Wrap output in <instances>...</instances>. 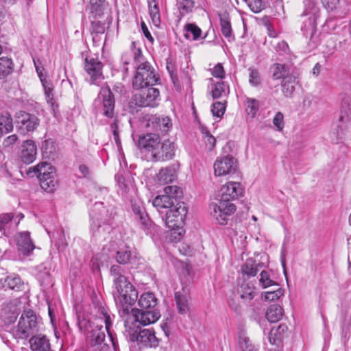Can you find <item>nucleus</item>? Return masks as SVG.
Returning <instances> with one entry per match:
<instances>
[{"mask_svg":"<svg viewBox=\"0 0 351 351\" xmlns=\"http://www.w3.org/2000/svg\"><path fill=\"white\" fill-rule=\"evenodd\" d=\"M241 271L243 275L248 277L255 276L258 271V265L252 259H248L241 267Z\"/></svg>","mask_w":351,"mask_h":351,"instance_id":"43","label":"nucleus"},{"mask_svg":"<svg viewBox=\"0 0 351 351\" xmlns=\"http://www.w3.org/2000/svg\"><path fill=\"white\" fill-rule=\"evenodd\" d=\"M274 49L280 56L287 54L289 52V47L288 44L281 40L278 43H271Z\"/></svg>","mask_w":351,"mask_h":351,"instance_id":"55","label":"nucleus"},{"mask_svg":"<svg viewBox=\"0 0 351 351\" xmlns=\"http://www.w3.org/2000/svg\"><path fill=\"white\" fill-rule=\"evenodd\" d=\"M164 192L166 195L173 197L174 202L176 201V197L182 193L181 189L177 186H167L165 188Z\"/></svg>","mask_w":351,"mask_h":351,"instance_id":"58","label":"nucleus"},{"mask_svg":"<svg viewBox=\"0 0 351 351\" xmlns=\"http://www.w3.org/2000/svg\"><path fill=\"white\" fill-rule=\"evenodd\" d=\"M145 128L147 132L167 134L172 128V121L167 116L149 115L144 118Z\"/></svg>","mask_w":351,"mask_h":351,"instance_id":"13","label":"nucleus"},{"mask_svg":"<svg viewBox=\"0 0 351 351\" xmlns=\"http://www.w3.org/2000/svg\"><path fill=\"white\" fill-rule=\"evenodd\" d=\"M110 274L113 277L114 287L116 290L114 293V300L117 304L121 306L119 313L124 317L130 315L128 306L135 303L138 293L123 274V269L119 265H112L110 268Z\"/></svg>","mask_w":351,"mask_h":351,"instance_id":"1","label":"nucleus"},{"mask_svg":"<svg viewBox=\"0 0 351 351\" xmlns=\"http://www.w3.org/2000/svg\"><path fill=\"white\" fill-rule=\"evenodd\" d=\"M14 216L10 213H5L0 215V231L3 234H6L9 224L12 223Z\"/></svg>","mask_w":351,"mask_h":351,"instance_id":"52","label":"nucleus"},{"mask_svg":"<svg viewBox=\"0 0 351 351\" xmlns=\"http://www.w3.org/2000/svg\"><path fill=\"white\" fill-rule=\"evenodd\" d=\"M33 172L38 177L41 188L48 192L55 190L57 182L54 178L53 167L47 162H41L37 165L30 167L28 171Z\"/></svg>","mask_w":351,"mask_h":351,"instance_id":"9","label":"nucleus"},{"mask_svg":"<svg viewBox=\"0 0 351 351\" xmlns=\"http://www.w3.org/2000/svg\"><path fill=\"white\" fill-rule=\"evenodd\" d=\"M270 72L274 80H280L289 75V69L285 64L275 63L271 66Z\"/></svg>","mask_w":351,"mask_h":351,"instance_id":"35","label":"nucleus"},{"mask_svg":"<svg viewBox=\"0 0 351 351\" xmlns=\"http://www.w3.org/2000/svg\"><path fill=\"white\" fill-rule=\"evenodd\" d=\"M101 98V114L108 118H112L114 110V99L109 88H103L99 93Z\"/></svg>","mask_w":351,"mask_h":351,"instance_id":"17","label":"nucleus"},{"mask_svg":"<svg viewBox=\"0 0 351 351\" xmlns=\"http://www.w3.org/2000/svg\"><path fill=\"white\" fill-rule=\"evenodd\" d=\"M282 308L278 304L271 305L266 312V318L270 322H276L279 321L282 318Z\"/></svg>","mask_w":351,"mask_h":351,"instance_id":"38","label":"nucleus"},{"mask_svg":"<svg viewBox=\"0 0 351 351\" xmlns=\"http://www.w3.org/2000/svg\"><path fill=\"white\" fill-rule=\"evenodd\" d=\"M153 206L160 212L162 208H171L175 206L173 197H170L168 195H158L155 197L152 202Z\"/></svg>","mask_w":351,"mask_h":351,"instance_id":"32","label":"nucleus"},{"mask_svg":"<svg viewBox=\"0 0 351 351\" xmlns=\"http://www.w3.org/2000/svg\"><path fill=\"white\" fill-rule=\"evenodd\" d=\"M239 345L241 351H258V348L252 343L250 339L244 335L239 337Z\"/></svg>","mask_w":351,"mask_h":351,"instance_id":"49","label":"nucleus"},{"mask_svg":"<svg viewBox=\"0 0 351 351\" xmlns=\"http://www.w3.org/2000/svg\"><path fill=\"white\" fill-rule=\"evenodd\" d=\"M17 247L19 251L24 254H28L34 250L35 245L30 239L29 232H19L16 238Z\"/></svg>","mask_w":351,"mask_h":351,"instance_id":"25","label":"nucleus"},{"mask_svg":"<svg viewBox=\"0 0 351 351\" xmlns=\"http://www.w3.org/2000/svg\"><path fill=\"white\" fill-rule=\"evenodd\" d=\"M84 68L90 75L92 83L96 84L98 80L102 78V64L97 58H86Z\"/></svg>","mask_w":351,"mask_h":351,"instance_id":"21","label":"nucleus"},{"mask_svg":"<svg viewBox=\"0 0 351 351\" xmlns=\"http://www.w3.org/2000/svg\"><path fill=\"white\" fill-rule=\"evenodd\" d=\"M108 3L106 0H90V5L87 10H89V18L96 19L101 18L106 10Z\"/></svg>","mask_w":351,"mask_h":351,"instance_id":"28","label":"nucleus"},{"mask_svg":"<svg viewBox=\"0 0 351 351\" xmlns=\"http://www.w3.org/2000/svg\"><path fill=\"white\" fill-rule=\"evenodd\" d=\"M13 129L12 119L8 112L0 115V132H10Z\"/></svg>","mask_w":351,"mask_h":351,"instance_id":"41","label":"nucleus"},{"mask_svg":"<svg viewBox=\"0 0 351 351\" xmlns=\"http://www.w3.org/2000/svg\"><path fill=\"white\" fill-rule=\"evenodd\" d=\"M41 82L44 88L47 102L51 106V110L55 112L58 105L56 104L53 98L52 84L45 78H41Z\"/></svg>","mask_w":351,"mask_h":351,"instance_id":"34","label":"nucleus"},{"mask_svg":"<svg viewBox=\"0 0 351 351\" xmlns=\"http://www.w3.org/2000/svg\"><path fill=\"white\" fill-rule=\"evenodd\" d=\"M237 292L241 299L245 301H250L255 296V288L247 282H243L237 289Z\"/></svg>","mask_w":351,"mask_h":351,"instance_id":"36","label":"nucleus"},{"mask_svg":"<svg viewBox=\"0 0 351 351\" xmlns=\"http://www.w3.org/2000/svg\"><path fill=\"white\" fill-rule=\"evenodd\" d=\"M282 295V290L280 288H278L273 291H266L263 293L262 297L265 300L274 301L280 298Z\"/></svg>","mask_w":351,"mask_h":351,"instance_id":"57","label":"nucleus"},{"mask_svg":"<svg viewBox=\"0 0 351 351\" xmlns=\"http://www.w3.org/2000/svg\"><path fill=\"white\" fill-rule=\"evenodd\" d=\"M259 282L263 289L272 285H278L274 280L271 279L268 271L265 270H263L261 272Z\"/></svg>","mask_w":351,"mask_h":351,"instance_id":"53","label":"nucleus"},{"mask_svg":"<svg viewBox=\"0 0 351 351\" xmlns=\"http://www.w3.org/2000/svg\"><path fill=\"white\" fill-rule=\"evenodd\" d=\"M221 31L223 36L228 39V41L234 40L232 35V25L229 14L227 12L219 14Z\"/></svg>","mask_w":351,"mask_h":351,"instance_id":"30","label":"nucleus"},{"mask_svg":"<svg viewBox=\"0 0 351 351\" xmlns=\"http://www.w3.org/2000/svg\"><path fill=\"white\" fill-rule=\"evenodd\" d=\"M323 5L328 10L332 11L339 3V0H322Z\"/></svg>","mask_w":351,"mask_h":351,"instance_id":"64","label":"nucleus"},{"mask_svg":"<svg viewBox=\"0 0 351 351\" xmlns=\"http://www.w3.org/2000/svg\"><path fill=\"white\" fill-rule=\"evenodd\" d=\"M134 320L128 318L125 321V335L128 341L136 342L140 347L155 348L159 344V341L155 332L149 329L139 330V326Z\"/></svg>","mask_w":351,"mask_h":351,"instance_id":"6","label":"nucleus"},{"mask_svg":"<svg viewBox=\"0 0 351 351\" xmlns=\"http://www.w3.org/2000/svg\"><path fill=\"white\" fill-rule=\"evenodd\" d=\"M21 302L16 299L9 303L4 308V322L7 324H11L15 322L19 313H21Z\"/></svg>","mask_w":351,"mask_h":351,"instance_id":"24","label":"nucleus"},{"mask_svg":"<svg viewBox=\"0 0 351 351\" xmlns=\"http://www.w3.org/2000/svg\"><path fill=\"white\" fill-rule=\"evenodd\" d=\"M228 93L229 88L223 82L216 83L212 90V96L214 99L226 96Z\"/></svg>","mask_w":351,"mask_h":351,"instance_id":"46","label":"nucleus"},{"mask_svg":"<svg viewBox=\"0 0 351 351\" xmlns=\"http://www.w3.org/2000/svg\"><path fill=\"white\" fill-rule=\"evenodd\" d=\"M175 154L174 143L169 140L160 142L158 146L155 149L152 158L156 160H167L173 158Z\"/></svg>","mask_w":351,"mask_h":351,"instance_id":"18","label":"nucleus"},{"mask_svg":"<svg viewBox=\"0 0 351 351\" xmlns=\"http://www.w3.org/2000/svg\"><path fill=\"white\" fill-rule=\"evenodd\" d=\"M326 25L330 32L334 34L345 37L347 34H351L350 27L346 23H341L339 25V29L337 30L336 19L334 18H329L326 21Z\"/></svg>","mask_w":351,"mask_h":351,"instance_id":"31","label":"nucleus"},{"mask_svg":"<svg viewBox=\"0 0 351 351\" xmlns=\"http://www.w3.org/2000/svg\"><path fill=\"white\" fill-rule=\"evenodd\" d=\"M37 147L35 143L32 140L24 141L21 145L20 158L25 164L33 162L36 157Z\"/></svg>","mask_w":351,"mask_h":351,"instance_id":"22","label":"nucleus"},{"mask_svg":"<svg viewBox=\"0 0 351 351\" xmlns=\"http://www.w3.org/2000/svg\"><path fill=\"white\" fill-rule=\"evenodd\" d=\"M288 327L286 324H280L277 327H273L269 332V340L272 345L278 346L286 336Z\"/></svg>","mask_w":351,"mask_h":351,"instance_id":"29","label":"nucleus"},{"mask_svg":"<svg viewBox=\"0 0 351 351\" xmlns=\"http://www.w3.org/2000/svg\"><path fill=\"white\" fill-rule=\"evenodd\" d=\"M149 12L153 23L158 25L160 23V11L156 0H148Z\"/></svg>","mask_w":351,"mask_h":351,"instance_id":"42","label":"nucleus"},{"mask_svg":"<svg viewBox=\"0 0 351 351\" xmlns=\"http://www.w3.org/2000/svg\"><path fill=\"white\" fill-rule=\"evenodd\" d=\"M170 228L171 230L169 233V240L171 242L175 243L180 241L184 233L183 228L181 226H179Z\"/></svg>","mask_w":351,"mask_h":351,"instance_id":"51","label":"nucleus"},{"mask_svg":"<svg viewBox=\"0 0 351 351\" xmlns=\"http://www.w3.org/2000/svg\"><path fill=\"white\" fill-rule=\"evenodd\" d=\"M114 207L105 205L104 202H95L90 210L91 230L95 237H104L112 230V223L115 215Z\"/></svg>","mask_w":351,"mask_h":351,"instance_id":"3","label":"nucleus"},{"mask_svg":"<svg viewBox=\"0 0 351 351\" xmlns=\"http://www.w3.org/2000/svg\"><path fill=\"white\" fill-rule=\"evenodd\" d=\"M249 82L252 86H257L261 82V75L259 71L250 67L249 69Z\"/></svg>","mask_w":351,"mask_h":351,"instance_id":"54","label":"nucleus"},{"mask_svg":"<svg viewBox=\"0 0 351 351\" xmlns=\"http://www.w3.org/2000/svg\"><path fill=\"white\" fill-rule=\"evenodd\" d=\"M304 15L308 16L306 21H304V24L301 27L304 36L310 40L315 43L313 36L316 32L317 19L319 16V10L311 0L305 1V10Z\"/></svg>","mask_w":351,"mask_h":351,"instance_id":"10","label":"nucleus"},{"mask_svg":"<svg viewBox=\"0 0 351 351\" xmlns=\"http://www.w3.org/2000/svg\"><path fill=\"white\" fill-rule=\"evenodd\" d=\"M201 131L208 149L212 150L215 145V138L209 132L206 128L202 127Z\"/></svg>","mask_w":351,"mask_h":351,"instance_id":"50","label":"nucleus"},{"mask_svg":"<svg viewBox=\"0 0 351 351\" xmlns=\"http://www.w3.org/2000/svg\"><path fill=\"white\" fill-rule=\"evenodd\" d=\"M91 25L93 31L96 34H104L106 28V23L100 21H92Z\"/></svg>","mask_w":351,"mask_h":351,"instance_id":"60","label":"nucleus"},{"mask_svg":"<svg viewBox=\"0 0 351 351\" xmlns=\"http://www.w3.org/2000/svg\"><path fill=\"white\" fill-rule=\"evenodd\" d=\"M243 195V188L241 183L229 182L221 188V199L230 201Z\"/></svg>","mask_w":351,"mask_h":351,"instance_id":"19","label":"nucleus"},{"mask_svg":"<svg viewBox=\"0 0 351 351\" xmlns=\"http://www.w3.org/2000/svg\"><path fill=\"white\" fill-rule=\"evenodd\" d=\"M176 5L180 14L185 15L195 7V0H176Z\"/></svg>","mask_w":351,"mask_h":351,"instance_id":"44","label":"nucleus"},{"mask_svg":"<svg viewBox=\"0 0 351 351\" xmlns=\"http://www.w3.org/2000/svg\"><path fill=\"white\" fill-rule=\"evenodd\" d=\"M160 100V91L158 88L149 86L147 90L134 94L131 99V104L138 107H156Z\"/></svg>","mask_w":351,"mask_h":351,"instance_id":"12","label":"nucleus"},{"mask_svg":"<svg viewBox=\"0 0 351 351\" xmlns=\"http://www.w3.org/2000/svg\"><path fill=\"white\" fill-rule=\"evenodd\" d=\"M14 70L12 60L7 57L0 58V80L6 78Z\"/></svg>","mask_w":351,"mask_h":351,"instance_id":"37","label":"nucleus"},{"mask_svg":"<svg viewBox=\"0 0 351 351\" xmlns=\"http://www.w3.org/2000/svg\"><path fill=\"white\" fill-rule=\"evenodd\" d=\"M95 322H93V324H95V329L92 330L90 338L91 342H95V346H97L103 345L104 343H102V342L105 339V333L103 330V324H105V330L111 337V332L110 330L112 326V321L110 316L104 307L99 306L97 308V313L96 315Z\"/></svg>","mask_w":351,"mask_h":351,"instance_id":"8","label":"nucleus"},{"mask_svg":"<svg viewBox=\"0 0 351 351\" xmlns=\"http://www.w3.org/2000/svg\"><path fill=\"white\" fill-rule=\"evenodd\" d=\"M214 173L216 176H222L232 174L237 169V160L230 156L219 157L215 160L214 165Z\"/></svg>","mask_w":351,"mask_h":351,"instance_id":"15","label":"nucleus"},{"mask_svg":"<svg viewBox=\"0 0 351 351\" xmlns=\"http://www.w3.org/2000/svg\"><path fill=\"white\" fill-rule=\"evenodd\" d=\"M210 214L221 225L228 223L229 217L236 210L235 205L230 201L220 199L218 203L210 204Z\"/></svg>","mask_w":351,"mask_h":351,"instance_id":"11","label":"nucleus"},{"mask_svg":"<svg viewBox=\"0 0 351 351\" xmlns=\"http://www.w3.org/2000/svg\"><path fill=\"white\" fill-rule=\"evenodd\" d=\"M244 106L247 114L252 117H254L259 108L258 101L253 98H246Z\"/></svg>","mask_w":351,"mask_h":351,"instance_id":"45","label":"nucleus"},{"mask_svg":"<svg viewBox=\"0 0 351 351\" xmlns=\"http://www.w3.org/2000/svg\"><path fill=\"white\" fill-rule=\"evenodd\" d=\"M248 6L254 13H258L263 9L261 0H245Z\"/></svg>","mask_w":351,"mask_h":351,"instance_id":"59","label":"nucleus"},{"mask_svg":"<svg viewBox=\"0 0 351 351\" xmlns=\"http://www.w3.org/2000/svg\"><path fill=\"white\" fill-rule=\"evenodd\" d=\"M212 75L215 77L223 79L225 77V71L221 63L217 64L212 71Z\"/></svg>","mask_w":351,"mask_h":351,"instance_id":"62","label":"nucleus"},{"mask_svg":"<svg viewBox=\"0 0 351 351\" xmlns=\"http://www.w3.org/2000/svg\"><path fill=\"white\" fill-rule=\"evenodd\" d=\"M175 178V170L171 167L161 169L157 174L158 180L160 184H167L171 182Z\"/></svg>","mask_w":351,"mask_h":351,"instance_id":"39","label":"nucleus"},{"mask_svg":"<svg viewBox=\"0 0 351 351\" xmlns=\"http://www.w3.org/2000/svg\"><path fill=\"white\" fill-rule=\"evenodd\" d=\"M110 129L112 132L114 139L117 145H119L121 143L120 138H119V124L118 121L115 120L111 125Z\"/></svg>","mask_w":351,"mask_h":351,"instance_id":"63","label":"nucleus"},{"mask_svg":"<svg viewBox=\"0 0 351 351\" xmlns=\"http://www.w3.org/2000/svg\"><path fill=\"white\" fill-rule=\"evenodd\" d=\"M39 331V325L36 313L32 310L24 311L17 326L13 330L15 338L27 339Z\"/></svg>","mask_w":351,"mask_h":351,"instance_id":"7","label":"nucleus"},{"mask_svg":"<svg viewBox=\"0 0 351 351\" xmlns=\"http://www.w3.org/2000/svg\"><path fill=\"white\" fill-rule=\"evenodd\" d=\"M189 299L190 297L187 290L183 289L182 291L176 292L175 300L180 314L186 315L189 311Z\"/></svg>","mask_w":351,"mask_h":351,"instance_id":"27","label":"nucleus"},{"mask_svg":"<svg viewBox=\"0 0 351 351\" xmlns=\"http://www.w3.org/2000/svg\"><path fill=\"white\" fill-rule=\"evenodd\" d=\"M132 254L129 247L120 249L117 252L116 259L120 264H126L130 260Z\"/></svg>","mask_w":351,"mask_h":351,"instance_id":"48","label":"nucleus"},{"mask_svg":"<svg viewBox=\"0 0 351 351\" xmlns=\"http://www.w3.org/2000/svg\"><path fill=\"white\" fill-rule=\"evenodd\" d=\"M226 110V106L224 103L217 101L214 103L211 108V112L214 117L221 118Z\"/></svg>","mask_w":351,"mask_h":351,"instance_id":"56","label":"nucleus"},{"mask_svg":"<svg viewBox=\"0 0 351 351\" xmlns=\"http://www.w3.org/2000/svg\"><path fill=\"white\" fill-rule=\"evenodd\" d=\"M134 59L138 66L132 81L133 87L136 89H143L156 84L160 78L149 62H142L141 49H138L137 52H134Z\"/></svg>","mask_w":351,"mask_h":351,"instance_id":"5","label":"nucleus"},{"mask_svg":"<svg viewBox=\"0 0 351 351\" xmlns=\"http://www.w3.org/2000/svg\"><path fill=\"white\" fill-rule=\"evenodd\" d=\"M160 142V138L158 134L148 132L146 134L140 136L138 147L150 153L152 156Z\"/></svg>","mask_w":351,"mask_h":351,"instance_id":"20","label":"nucleus"},{"mask_svg":"<svg viewBox=\"0 0 351 351\" xmlns=\"http://www.w3.org/2000/svg\"><path fill=\"white\" fill-rule=\"evenodd\" d=\"M188 210L184 202H178L170 208L165 215V223L169 228L182 226L186 218Z\"/></svg>","mask_w":351,"mask_h":351,"instance_id":"14","label":"nucleus"},{"mask_svg":"<svg viewBox=\"0 0 351 351\" xmlns=\"http://www.w3.org/2000/svg\"><path fill=\"white\" fill-rule=\"evenodd\" d=\"M16 121L20 125V131L23 133L25 130L27 132L34 131L39 125V119L34 114L20 111L16 113Z\"/></svg>","mask_w":351,"mask_h":351,"instance_id":"16","label":"nucleus"},{"mask_svg":"<svg viewBox=\"0 0 351 351\" xmlns=\"http://www.w3.org/2000/svg\"><path fill=\"white\" fill-rule=\"evenodd\" d=\"M3 287L14 291H22L24 288V283L18 276H8L4 280Z\"/></svg>","mask_w":351,"mask_h":351,"instance_id":"33","label":"nucleus"},{"mask_svg":"<svg viewBox=\"0 0 351 351\" xmlns=\"http://www.w3.org/2000/svg\"><path fill=\"white\" fill-rule=\"evenodd\" d=\"M141 308H132L131 320L138 322L143 326L155 323L160 317V313L155 309L157 299L154 294L150 292L143 293L138 301Z\"/></svg>","mask_w":351,"mask_h":351,"instance_id":"4","label":"nucleus"},{"mask_svg":"<svg viewBox=\"0 0 351 351\" xmlns=\"http://www.w3.org/2000/svg\"><path fill=\"white\" fill-rule=\"evenodd\" d=\"M166 69L170 75L171 80L177 90L181 88L180 84L177 75L176 68L175 64L171 58H167L166 60Z\"/></svg>","mask_w":351,"mask_h":351,"instance_id":"40","label":"nucleus"},{"mask_svg":"<svg viewBox=\"0 0 351 351\" xmlns=\"http://www.w3.org/2000/svg\"><path fill=\"white\" fill-rule=\"evenodd\" d=\"M110 274L113 277L114 287L116 290L114 293V300L117 304L121 306L119 313L124 317L130 315L128 306L135 303L138 293L123 274V269L119 265H112L110 268Z\"/></svg>","mask_w":351,"mask_h":351,"instance_id":"2","label":"nucleus"},{"mask_svg":"<svg viewBox=\"0 0 351 351\" xmlns=\"http://www.w3.org/2000/svg\"><path fill=\"white\" fill-rule=\"evenodd\" d=\"M132 211L142 225L144 230L149 228L151 224L149 218L145 212L143 203L140 200L132 199L131 201Z\"/></svg>","mask_w":351,"mask_h":351,"instance_id":"23","label":"nucleus"},{"mask_svg":"<svg viewBox=\"0 0 351 351\" xmlns=\"http://www.w3.org/2000/svg\"><path fill=\"white\" fill-rule=\"evenodd\" d=\"M185 29L186 32L185 34V37L188 39L191 38L190 34H191L193 40H197L202 34L201 29L193 23L186 25Z\"/></svg>","mask_w":351,"mask_h":351,"instance_id":"47","label":"nucleus"},{"mask_svg":"<svg viewBox=\"0 0 351 351\" xmlns=\"http://www.w3.org/2000/svg\"><path fill=\"white\" fill-rule=\"evenodd\" d=\"M273 123L278 131H282L284 128V115L282 112H278L273 119Z\"/></svg>","mask_w":351,"mask_h":351,"instance_id":"61","label":"nucleus"},{"mask_svg":"<svg viewBox=\"0 0 351 351\" xmlns=\"http://www.w3.org/2000/svg\"><path fill=\"white\" fill-rule=\"evenodd\" d=\"M29 342L32 351H52L49 340L45 335H34Z\"/></svg>","mask_w":351,"mask_h":351,"instance_id":"26","label":"nucleus"}]
</instances>
